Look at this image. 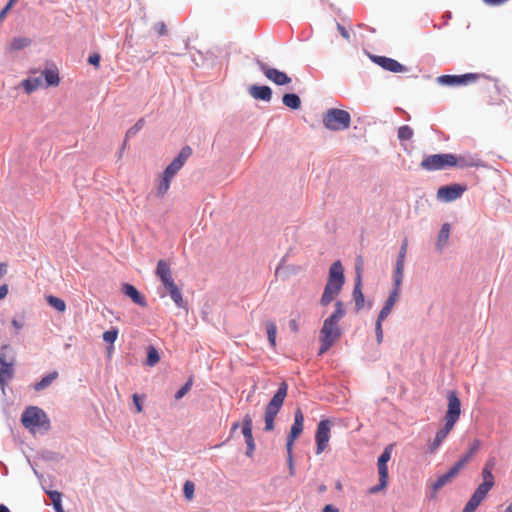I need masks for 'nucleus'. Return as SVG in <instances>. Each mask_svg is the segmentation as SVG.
I'll use <instances>...</instances> for the list:
<instances>
[{
	"instance_id": "f257e3e1",
	"label": "nucleus",
	"mask_w": 512,
	"mask_h": 512,
	"mask_svg": "<svg viewBox=\"0 0 512 512\" xmlns=\"http://www.w3.org/2000/svg\"><path fill=\"white\" fill-rule=\"evenodd\" d=\"M346 310L342 301H336L334 312L324 321L320 330L319 354L327 352L331 346L340 338L341 328L339 321L345 316Z\"/></svg>"
},
{
	"instance_id": "f03ea898",
	"label": "nucleus",
	"mask_w": 512,
	"mask_h": 512,
	"mask_svg": "<svg viewBox=\"0 0 512 512\" xmlns=\"http://www.w3.org/2000/svg\"><path fill=\"white\" fill-rule=\"evenodd\" d=\"M447 401H448V407L445 414V425L443 428H441L431 446L430 451L434 452L436 451L442 442L445 440V438L449 435L451 430L454 428L456 422L459 420L461 415V402L460 399L455 391H449L447 394Z\"/></svg>"
},
{
	"instance_id": "7ed1b4c3",
	"label": "nucleus",
	"mask_w": 512,
	"mask_h": 512,
	"mask_svg": "<svg viewBox=\"0 0 512 512\" xmlns=\"http://www.w3.org/2000/svg\"><path fill=\"white\" fill-rule=\"evenodd\" d=\"M156 276L160 279L163 286L169 292L170 297L174 301V303L180 307H184V301L182 298V293L178 286L175 284L174 279L172 277V272L169 264L165 260H159L156 268Z\"/></svg>"
},
{
	"instance_id": "20e7f679",
	"label": "nucleus",
	"mask_w": 512,
	"mask_h": 512,
	"mask_svg": "<svg viewBox=\"0 0 512 512\" xmlns=\"http://www.w3.org/2000/svg\"><path fill=\"white\" fill-rule=\"evenodd\" d=\"M288 385L286 382H282L275 395L272 397L270 402L267 404L264 413L265 431H272L274 429V419L279 413L283 406L284 400L287 396Z\"/></svg>"
},
{
	"instance_id": "39448f33",
	"label": "nucleus",
	"mask_w": 512,
	"mask_h": 512,
	"mask_svg": "<svg viewBox=\"0 0 512 512\" xmlns=\"http://www.w3.org/2000/svg\"><path fill=\"white\" fill-rule=\"evenodd\" d=\"M482 478L483 482L474 491L462 512H474L493 488L495 480L492 470L482 469Z\"/></svg>"
},
{
	"instance_id": "423d86ee",
	"label": "nucleus",
	"mask_w": 512,
	"mask_h": 512,
	"mask_svg": "<svg viewBox=\"0 0 512 512\" xmlns=\"http://www.w3.org/2000/svg\"><path fill=\"white\" fill-rule=\"evenodd\" d=\"M350 122V114L342 109H329L323 117L324 126L332 131L345 130L350 126Z\"/></svg>"
},
{
	"instance_id": "0eeeda50",
	"label": "nucleus",
	"mask_w": 512,
	"mask_h": 512,
	"mask_svg": "<svg viewBox=\"0 0 512 512\" xmlns=\"http://www.w3.org/2000/svg\"><path fill=\"white\" fill-rule=\"evenodd\" d=\"M455 155L453 154H434L425 157L420 167L427 171L443 170L455 166Z\"/></svg>"
},
{
	"instance_id": "6e6552de",
	"label": "nucleus",
	"mask_w": 512,
	"mask_h": 512,
	"mask_svg": "<svg viewBox=\"0 0 512 512\" xmlns=\"http://www.w3.org/2000/svg\"><path fill=\"white\" fill-rule=\"evenodd\" d=\"M21 422L25 428L34 431L36 428L43 427L49 423L45 412L38 407L27 408L22 416Z\"/></svg>"
},
{
	"instance_id": "1a4fd4ad",
	"label": "nucleus",
	"mask_w": 512,
	"mask_h": 512,
	"mask_svg": "<svg viewBox=\"0 0 512 512\" xmlns=\"http://www.w3.org/2000/svg\"><path fill=\"white\" fill-rule=\"evenodd\" d=\"M363 258L358 256L356 259V278H355V286L353 290V299L355 302L356 311H360L364 307V294L362 292V272H363Z\"/></svg>"
},
{
	"instance_id": "9d476101",
	"label": "nucleus",
	"mask_w": 512,
	"mask_h": 512,
	"mask_svg": "<svg viewBox=\"0 0 512 512\" xmlns=\"http://www.w3.org/2000/svg\"><path fill=\"white\" fill-rule=\"evenodd\" d=\"M331 436V424L329 420H321L315 433L316 454H321L328 447Z\"/></svg>"
},
{
	"instance_id": "9b49d317",
	"label": "nucleus",
	"mask_w": 512,
	"mask_h": 512,
	"mask_svg": "<svg viewBox=\"0 0 512 512\" xmlns=\"http://www.w3.org/2000/svg\"><path fill=\"white\" fill-rule=\"evenodd\" d=\"M304 415L300 408H297L294 414V423L291 427L290 434L287 437L286 448L289 458L291 459V451L295 440L303 431Z\"/></svg>"
},
{
	"instance_id": "f8f14e48",
	"label": "nucleus",
	"mask_w": 512,
	"mask_h": 512,
	"mask_svg": "<svg viewBox=\"0 0 512 512\" xmlns=\"http://www.w3.org/2000/svg\"><path fill=\"white\" fill-rule=\"evenodd\" d=\"M482 75L477 73H467L463 75H442L438 78V82L442 85L459 86L467 85L470 82H475Z\"/></svg>"
},
{
	"instance_id": "ddd939ff",
	"label": "nucleus",
	"mask_w": 512,
	"mask_h": 512,
	"mask_svg": "<svg viewBox=\"0 0 512 512\" xmlns=\"http://www.w3.org/2000/svg\"><path fill=\"white\" fill-rule=\"evenodd\" d=\"M192 154V149L189 146H185L181 149L178 156L166 167L163 174L172 178L179 172L184 166L185 162Z\"/></svg>"
},
{
	"instance_id": "4468645a",
	"label": "nucleus",
	"mask_w": 512,
	"mask_h": 512,
	"mask_svg": "<svg viewBox=\"0 0 512 512\" xmlns=\"http://www.w3.org/2000/svg\"><path fill=\"white\" fill-rule=\"evenodd\" d=\"M258 66L260 70L264 73V75L267 77V79H269L276 85H286L292 81L291 78L285 72L279 71L278 69L275 68H270L267 66V64L261 61H258Z\"/></svg>"
},
{
	"instance_id": "2eb2a0df",
	"label": "nucleus",
	"mask_w": 512,
	"mask_h": 512,
	"mask_svg": "<svg viewBox=\"0 0 512 512\" xmlns=\"http://www.w3.org/2000/svg\"><path fill=\"white\" fill-rule=\"evenodd\" d=\"M466 191V186L461 184H453L442 186L437 191V197L443 201L451 202L461 197Z\"/></svg>"
},
{
	"instance_id": "dca6fc26",
	"label": "nucleus",
	"mask_w": 512,
	"mask_h": 512,
	"mask_svg": "<svg viewBox=\"0 0 512 512\" xmlns=\"http://www.w3.org/2000/svg\"><path fill=\"white\" fill-rule=\"evenodd\" d=\"M370 58L375 64H377L384 70H387V71H390L393 73H402V72L407 71V68L405 66H403L401 63H399L398 61H396L395 59L385 57V56H377V55H372Z\"/></svg>"
},
{
	"instance_id": "f3484780",
	"label": "nucleus",
	"mask_w": 512,
	"mask_h": 512,
	"mask_svg": "<svg viewBox=\"0 0 512 512\" xmlns=\"http://www.w3.org/2000/svg\"><path fill=\"white\" fill-rule=\"evenodd\" d=\"M242 434L247 444L246 455L251 457L255 450V442L252 435V418L249 414L245 415L242 423Z\"/></svg>"
},
{
	"instance_id": "a211bd4d",
	"label": "nucleus",
	"mask_w": 512,
	"mask_h": 512,
	"mask_svg": "<svg viewBox=\"0 0 512 512\" xmlns=\"http://www.w3.org/2000/svg\"><path fill=\"white\" fill-rule=\"evenodd\" d=\"M378 474H379V484L371 487L368 492L369 494H376L382 490H384L388 486V466L387 464L377 463Z\"/></svg>"
},
{
	"instance_id": "6ab92c4d",
	"label": "nucleus",
	"mask_w": 512,
	"mask_h": 512,
	"mask_svg": "<svg viewBox=\"0 0 512 512\" xmlns=\"http://www.w3.org/2000/svg\"><path fill=\"white\" fill-rule=\"evenodd\" d=\"M342 286L343 285L341 284L327 282L320 300V304L323 306H327L328 304H330L334 300V298L340 293Z\"/></svg>"
},
{
	"instance_id": "aec40b11",
	"label": "nucleus",
	"mask_w": 512,
	"mask_h": 512,
	"mask_svg": "<svg viewBox=\"0 0 512 512\" xmlns=\"http://www.w3.org/2000/svg\"><path fill=\"white\" fill-rule=\"evenodd\" d=\"M481 447V441L479 439H475L470 445L468 451L454 464L459 470L464 468L477 454Z\"/></svg>"
},
{
	"instance_id": "412c9836",
	"label": "nucleus",
	"mask_w": 512,
	"mask_h": 512,
	"mask_svg": "<svg viewBox=\"0 0 512 512\" xmlns=\"http://www.w3.org/2000/svg\"><path fill=\"white\" fill-rule=\"evenodd\" d=\"M401 290L392 289L389 297L387 298L384 306L382 307L378 317H380V321H384L388 315L391 313L395 303L398 301Z\"/></svg>"
},
{
	"instance_id": "4be33fe9",
	"label": "nucleus",
	"mask_w": 512,
	"mask_h": 512,
	"mask_svg": "<svg viewBox=\"0 0 512 512\" xmlns=\"http://www.w3.org/2000/svg\"><path fill=\"white\" fill-rule=\"evenodd\" d=\"M459 472L460 470L453 465L447 473L439 476L432 485L434 495L438 492L439 489L449 483Z\"/></svg>"
},
{
	"instance_id": "5701e85b",
	"label": "nucleus",
	"mask_w": 512,
	"mask_h": 512,
	"mask_svg": "<svg viewBox=\"0 0 512 512\" xmlns=\"http://www.w3.org/2000/svg\"><path fill=\"white\" fill-rule=\"evenodd\" d=\"M122 290L126 296L131 298V300L135 303L140 305L141 307H146L147 302L144 297L133 285L131 284H124L122 287Z\"/></svg>"
},
{
	"instance_id": "b1692460",
	"label": "nucleus",
	"mask_w": 512,
	"mask_h": 512,
	"mask_svg": "<svg viewBox=\"0 0 512 512\" xmlns=\"http://www.w3.org/2000/svg\"><path fill=\"white\" fill-rule=\"evenodd\" d=\"M249 94L257 100L269 102L272 98V90L269 86L253 85L249 88Z\"/></svg>"
},
{
	"instance_id": "393cba45",
	"label": "nucleus",
	"mask_w": 512,
	"mask_h": 512,
	"mask_svg": "<svg viewBox=\"0 0 512 512\" xmlns=\"http://www.w3.org/2000/svg\"><path fill=\"white\" fill-rule=\"evenodd\" d=\"M327 282L344 284V269L340 261H336L330 266Z\"/></svg>"
},
{
	"instance_id": "a878e982",
	"label": "nucleus",
	"mask_w": 512,
	"mask_h": 512,
	"mask_svg": "<svg viewBox=\"0 0 512 512\" xmlns=\"http://www.w3.org/2000/svg\"><path fill=\"white\" fill-rule=\"evenodd\" d=\"M15 363V359H10L9 362H5L1 364L0 367V384L4 385V383L10 380L13 377V366Z\"/></svg>"
},
{
	"instance_id": "bb28decb",
	"label": "nucleus",
	"mask_w": 512,
	"mask_h": 512,
	"mask_svg": "<svg viewBox=\"0 0 512 512\" xmlns=\"http://www.w3.org/2000/svg\"><path fill=\"white\" fill-rule=\"evenodd\" d=\"M450 230H451V226L449 223H445L442 225L441 230L438 235L437 243H436V246L439 251H442V249L448 243V240L450 237Z\"/></svg>"
},
{
	"instance_id": "cd10ccee",
	"label": "nucleus",
	"mask_w": 512,
	"mask_h": 512,
	"mask_svg": "<svg viewBox=\"0 0 512 512\" xmlns=\"http://www.w3.org/2000/svg\"><path fill=\"white\" fill-rule=\"evenodd\" d=\"M172 178L163 174L156 184V191L158 197H163L169 190Z\"/></svg>"
},
{
	"instance_id": "c85d7f7f",
	"label": "nucleus",
	"mask_w": 512,
	"mask_h": 512,
	"mask_svg": "<svg viewBox=\"0 0 512 512\" xmlns=\"http://www.w3.org/2000/svg\"><path fill=\"white\" fill-rule=\"evenodd\" d=\"M282 101L286 107L294 110L299 109L301 106V100L299 96L294 93L284 94Z\"/></svg>"
},
{
	"instance_id": "c756f323",
	"label": "nucleus",
	"mask_w": 512,
	"mask_h": 512,
	"mask_svg": "<svg viewBox=\"0 0 512 512\" xmlns=\"http://www.w3.org/2000/svg\"><path fill=\"white\" fill-rule=\"evenodd\" d=\"M58 378V372L53 371L43 377L39 382L34 384V390L35 391H41L45 388H47L55 379Z\"/></svg>"
},
{
	"instance_id": "7c9ffc66",
	"label": "nucleus",
	"mask_w": 512,
	"mask_h": 512,
	"mask_svg": "<svg viewBox=\"0 0 512 512\" xmlns=\"http://www.w3.org/2000/svg\"><path fill=\"white\" fill-rule=\"evenodd\" d=\"M31 44V39L27 37H15L9 44L10 51H18L28 47Z\"/></svg>"
},
{
	"instance_id": "2f4dec72",
	"label": "nucleus",
	"mask_w": 512,
	"mask_h": 512,
	"mask_svg": "<svg viewBox=\"0 0 512 512\" xmlns=\"http://www.w3.org/2000/svg\"><path fill=\"white\" fill-rule=\"evenodd\" d=\"M404 273V264L396 263L393 274V289L401 290Z\"/></svg>"
},
{
	"instance_id": "473e14b6",
	"label": "nucleus",
	"mask_w": 512,
	"mask_h": 512,
	"mask_svg": "<svg viewBox=\"0 0 512 512\" xmlns=\"http://www.w3.org/2000/svg\"><path fill=\"white\" fill-rule=\"evenodd\" d=\"M21 85L27 93H31L42 85V79L40 77L25 79Z\"/></svg>"
},
{
	"instance_id": "72a5a7b5",
	"label": "nucleus",
	"mask_w": 512,
	"mask_h": 512,
	"mask_svg": "<svg viewBox=\"0 0 512 512\" xmlns=\"http://www.w3.org/2000/svg\"><path fill=\"white\" fill-rule=\"evenodd\" d=\"M43 76L47 83V86H58L60 83V78L57 70L46 69L43 71Z\"/></svg>"
},
{
	"instance_id": "f704fd0d",
	"label": "nucleus",
	"mask_w": 512,
	"mask_h": 512,
	"mask_svg": "<svg viewBox=\"0 0 512 512\" xmlns=\"http://www.w3.org/2000/svg\"><path fill=\"white\" fill-rule=\"evenodd\" d=\"M266 332L270 345L275 348L276 347V335H277V327L273 321H267L266 324Z\"/></svg>"
},
{
	"instance_id": "c9c22d12",
	"label": "nucleus",
	"mask_w": 512,
	"mask_h": 512,
	"mask_svg": "<svg viewBox=\"0 0 512 512\" xmlns=\"http://www.w3.org/2000/svg\"><path fill=\"white\" fill-rule=\"evenodd\" d=\"M46 301L51 307L56 309L58 312L62 313L66 310V304L61 298L50 295L46 297Z\"/></svg>"
},
{
	"instance_id": "e433bc0d",
	"label": "nucleus",
	"mask_w": 512,
	"mask_h": 512,
	"mask_svg": "<svg viewBox=\"0 0 512 512\" xmlns=\"http://www.w3.org/2000/svg\"><path fill=\"white\" fill-rule=\"evenodd\" d=\"M455 162L456 163H455L454 167L466 168V167L478 166L477 161L472 157L467 158L464 156H460V157L455 156Z\"/></svg>"
},
{
	"instance_id": "4c0bfd02",
	"label": "nucleus",
	"mask_w": 512,
	"mask_h": 512,
	"mask_svg": "<svg viewBox=\"0 0 512 512\" xmlns=\"http://www.w3.org/2000/svg\"><path fill=\"white\" fill-rule=\"evenodd\" d=\"M159 360L160 356L157 349L154 346H149L147 349L146 364L152 367L156 365L159 362Z\"/></svg>"
},
{
	"instance_id": "58836bf2",
	"label": "nucleus",
	"mask_w": 512,
	"mask_h": 512,
	"mask_svg": "<svg viewBox=\"0 0 512 512\" xmlns=\"http://www.w3.org/2000/svg\"><path fill=\"white\" fill-rule=\"evenodd\" d=\"M413 135V129L408 125H403L398 128V138L401 141L410 140Z\"/></svg>"
},
{
	"instance_id": "ea45409f",
	"label": "nucleus",
	"mask_w": 512,
	"mask_h": 512,
	"mask_svg": "<svg viewBox=\"0 0 512 512\" xmlns=\"http://www.w3.org/2000/svg\"><path fill=\"white\" fill-rule=\"evenodd\" d=\"M49 497L53 502L54 509L56 512H64L61 505V494L58 491L49 492Z\"/></svg>"
},
{
	"instance_id": "a19ab883",
	"label": "nucleus",
	"mask_w": 512,
	"mask_h": 512,
	"mask_svg": "<svg viewBox=\"0 0 512 512\" xmlns=\"http://www.w3.org/2000/svg\"><path fill=\"white\" fill-rule=\"evenodd\" d=\"M9 350H10V347L8 345H3L0 348V364L9 362L10 359H15Z\"/></svg>"
},
{
	"instance_id": "79ce46f5",
	"label": "nucleus",
	"mask_w": 512,
	"mask_h": 512,
	"mask_svg": "<svg viewBox=\"0 0 512 512\" xmlns=\"http://www.w3.org/2000/svg\"><path fill=\"white\" fill-rule=\"evenodd\" d=\"M192 384H193V380H192V378H190L185 383V385L176 392L175 399L180 400L182 397H184L188 393V391L191 389Z\"/></svg>"
},
{
	"instance_id": "37998d69",
	"label": "nucleus",
	"mask_w": 512,
	"mask_h": 512,
	"mask_svg": "<svg viewBox=\"0 0 512 512\" xmlns=\"http://www.w3.org/2000/svg\"><path fill=\"white\" fill-rule=\"evenodd\" d=\"M391 453H392V446H387L382 454L379 456L377 463L380 464H387L388 461L391 459Z\"/></svg>"
},
{
	"instance_id": "c03bdc74",
	"label": "nucleus",
	"mask_w": 512,
	"mask_h": 512,
	"mask_svg": "<svg viewBox=\"0 0 512 512\" xmlns=\"http://www.w3.org/2000/svg\"><path fill=\"white\" fill-rule=\"evenodd\" d=\"M117 336H118L117 329L108 330L103 333V340L107 343L112 344L116 341Z\"/></svg>"
},
{
	"instance_id": "a18cd8bd",
	"label": "nucleus",
	"mask_w": 512,
	"mask_h": 512,
	"mask_svg": "<svg viewBox=\"0 0 512 512\" xmlns=\"http://www.w3.org/2000/svg\"><path fill=\"white\" fill-rule=\"evenodd\" d=\"M407 248H408V241H407V239H405L402 242V245H401V248H400V251H399L396 263L405 264Z\"/></svg>"
},
{
	"instance_id": "49530a36",
	"label": "nucleus",
	"mask_w": 512,
	"mask_h": 512,
	"mask_svg": "<svg viewBox=\"0 0 512 512\" xmlns=\"http://www.w3.org/2000/svg\"><path fill=\"white\" fill-rule=\"evenodd\" d=\"M184 495L187 499L191 500L194 495V484L190 481L185 482L183 487Z\"/></svg>"
},
{
	"instance_id": "de8ad7c7",
	"label": "nucleus",
	"mask_w": 512,
	"mask_h": 512,
	"mask_svg": "<svg viewBox=\"0 0 512 512\" xmlns=\"http://www.w3.org/2000/svg\"><path fill=\"white\" fill-rule=\"evenodd\" d=\"M382 322L383 321H380V317H378L375 325L376 339L378 344H381L383 341Z\"/></svg>"
},
{
	"instance_id": "09e8293b",
	"label": "nucleus",
	"mask_w": 512,
	"mask_h": 512,
	"mask_svg": "<svg viewBox=\"0 0 512 512\" xmlns=\"http://www.w3.org/2000/svg\"><path fill=\"white\" fill-rule=\"evenodd\" d=\"M144 125V119H140L138 120V122L133 126L131 127L128 131H127V134L126 136L127 137H131V136H134L136 135V133L142 129Z\"/></svg>"
},
{
	"instance_id": "8fccbe9b",
	"label": "nucleus",
	"mask_w": 512,
	"mask_h": 512,
	"mask_svg": "<svg viewBox=\"0 0 512 512\" xmlns=\"http://www.w3.org/2000/svg\"><path fill=\"white\" fill-rule=\"evenodd\" d=\"M100 59H101L100 54L94 53L89 56L88 63L95 66L96 68H98L100 65Z\"/></svg>"
},
{
	"instance_id": "3c124183",
	"label": "nucleus",
	"mask_w": 512,
	"mask_h": 512,
	"mask_svg": "<svg viewBox=\"0 0 512 512\" xmlns=\"http://www.w3.org/2000/svg\"><path fill=\"white\" fill-rule=\"evenodd\" d=\"M15 2L16 0H9L5 7L0 11V21H2L5 18L7 12L11 9Z\"/></svg>"
},
{
	"instance_id": "603ef678",
	"label": "nucleus",
	"mask_w": 512,
	"mask_h": 512,
	"mask_svg": "<svg viewBox=\"0 0 512 512\" xmlns=\"http://www.w3.org/2000/svg\"><path fill=\"white\" fill-rule=\"evenodd\" d=\"M337 29L344 39H346L347 41L350 40V33L347 31V29L343 25H341L340 23H337Z\"/></svg>"
},
{
	"instance_id": "864d4df0",
	"label": "nucleus",
	"mask_w": 512,
	"mask_h": 512,
	"mask_svg": "<svg viewBox=\"0 0 512 512\" xmlns=\"http://www.w3.org/2000/svg\"><path fill=\"white\" fill-rule=\"evenodd\" d=\"M154 28L159 35H165L167 33L166 25L163 22L155 24Z\"/></svg>"
},
{
	"instance_id": "5fc2aeb1",
	"label": "nucleus",
	"mask_w": 512,
	"mask_h": 512,
	"mask_svg": "<svg viewBox=\"0 0 512 512\" xmlns=\"http://www.w3.org/2000/svg\"><path fill=\"white\" fill-rule=\"evenodd\" d=\"M495 465H496V459L495 457H489L487 459V461L485 462V465L483 467V469H488V470H492L495 468Z\"/></svg>"
},
{
	"instance_id": "6e6d98bb",
	"label": "nucleus",
	"mask_w": 512,
	"mask_h": 512,
	"mask_svg": "<svg viewBox=\"0 0 512 512\" xmlns=\"http://www.w3.org/2000/svg\"><path fill=\"white\" fill-rule=\"evenodd\" d=\"M133 402H134L135 407H136V412H137V413L142 412L143 407H142V405H141V403H140V399H139V396H138L137 394H134V395H133Z\"/></svg>"
},
{
	"instance_id": "4d7b16f0",
	"label": "nucleus",
	"mask_w": 512,
	"mask_h": 512,
	"mask_svg": "<svg viewBox=\"0 0 512 512\" xmlns=\"http://www.w3.org/2000/svg\"><path fill=\"white\" fill-rule=\"evenodd\" d=\"M11 324L15 328L16 332L20 331L24 326L23 322H20L16 319H12Z\"/></svg>"
},
{
	"instance_id": "13d9d810",
	"label": "nucleus",
	"mask_w": 512,
	"mask_h": 512,
	"mask_svg": "<svg viewBox=\"0 0 512 512\" xmlns=\"http://www.w3.org/2000/svg\"><path fill=\"white\" fill-rule=\"evenodd\" d=\"M8 294V285L3 284L0 286V300L4 299Z\"/></svg>"
},
{
	"instance_id": "bf43d9fd",
	"label": "nucleus",
	"mask_w": 512,
	"mask_h": 512,
	"mask_svg": "<svg viewBox=\"0 0 512 512\" xmlns=\"http://www.w3.org/2000/svg\"><path fill=\"white\" fill-rule=\"evenodd\" d=\"M8 265L6 263H0V280L6 275Z\"/></svg>"
},
{
	"instance_id": "052dcab7",
	"label": "nucleus",
	"mask_w": 512,
	"mask_h": 512,
	"mask_svg": "<svg viewBox=\"0 0 512 512\" xmlns=\"http://www.w3.org/2000/svg\"><path fill=\"white\" fill-rule=\"evenodd\" d=\"M506 1L507 0H484L485 3L492 5V6L503 4Z\"/></svg>"
},
{
	"instance_id": "680f3d73",
	"label": "nucleus",
	"mask_w": 512,
	"mask_h": 512,
	"mask_svg": "<svg viewBox=\"0 0 512 512\" xmlns=\"http://www.w3.org/2000/svg\"><path fill=\"white\" fill-rule=\"evenodd\" d=\"M323 512H339V510L333 505L328 504L323 508Z\"/></svg>"
},
{
	"instance_id": "e2e57ef3",
	"label": "nucleus",
	"mask_w": 512,
	"mask_h": 512,
	"mask_svg": "<svg viewBox=\"0 0 512 512\" xmlns=\"http://www.w3.org/2000/svg\"><path fill=\"white\" fill-rule=\"evenodd\" d=\"M289 326H290V328H291L293 331H295V332L298 330L296 320H291V321L289 322Z\"/></svg>"
},
{
	"instance_id": "0e129e2a",
	"label": "nucleus",
	"mask_w": 512,
	"mask_h": 512,
	"mask_svg": "<svg viewBox=\"0 0 512 512\" xmlns=\"http://www.w3.org/2000/svg\"><path fill=\"white\" fill-rule=\"evenodd\" d=\"M0 512H10L7 506L0 504Z\"/></svg>"
},
{
	"instance_id": "69168bd1",
	"label": "nucleus",
	"mask_w": 512,
	"mask_h": 512,
	"mask_svg": "<svg viewBox=\"0 0 512 512\" xmlns=\"http://www.w3.org/2000/svg\"><path fill=\"white\" fill-rule=\"evenodd\" d=\"M288 460H289V464H290V475H294V468H293V464H292V459L290 460V458L288 457Z\"/></svg>"
},
{
	"instance_id": "338daca9",
	"label": "nucleus",
	"mask_w": 512,
	"mask_h": 512,
	"mask_svg": "<svg viewBox=\"0 0 512 512\" xmlns=\"http://www.w3.org/2000/svg\"><path fill=\"white\" fill-rule=\"evenodd\" d=\"M239 425H240V424H239L238 422L234 423V424L232 425V427H231L232 432H233V431H236V430L238 429Z\"/></svg>"
},
{
	"instance_id": "774afa93",
	"label": "nucleus",
	"mask_w": 512,
	"mask_h": 512,
	"mask_svg": "<svg viewBox=\"0 0 512 512\" xmlns=\"http://www.w3.org/2000/svg\"><path fill=\"white\" fill-rule=\"evenodd\" d=\"M505 512H512V501L511 504L506 508Z\"/></svg>"
}]
</instances>
